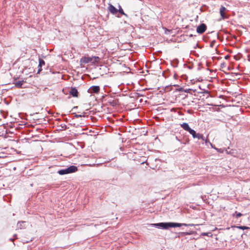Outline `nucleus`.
Wrapping results in <instances>:
<instances>
[{
    "label": "nucleus",
    "mask_w": 250,
    "mask_h": 250,
    "mask_svg": "<svg viewBox=\"0 0 250 250\" xmlns=\"http://www.w3.org/2000/svg\"><path fill=\"white\" fill-rule=\"evenodd\" d=\"M153 226L161 228L163 229H168L169 228L180 227L182 226H193V224H181L178 223H159L152 224Z\"/></svg>",
    "instance_id": "obj_1"
},
{
    "label": "nucleus",
    "mask_w": 250,
    "mask_h": 250,
    "mask_svg": "<svg viewBox=\"0 0 250 250\" xmlns=\"http://www.w3.org/2000/svg\"><path fill=\"white\" fill-rule=\"evenodd\" d=\"M100 60V58L99 57H89V56H84L81 59V62L83 63H87L89 62H91L92 63H95L96 62H98Z\"/></svg>",
    "instance_id": "obj_2"
},
{
    "label": "nucleus",
    "mask_w": 250,
    "mask_h": 250,
    "mask_svg": "<svg viewBox=\"0 0 250 250\" xmlns=\"http://www.w3.org/2000/svg\"><path fill=\"white\" fill-rule=\"evenodd\" d=\"M77 170L78 168L76 166H71L65 169L59 170L58 171V173L60 175H64L70 173L75 172L77 171Z\"/></svg>",
    "instance_id": "obj_3"
},
{
    "label": "nucleus",
    "mask_w": 250,
    "mask_h": 250,
    "mask_svg": "<svg viewBox=\"0 0 250 250\" xmlns=\"http://www.w3.org/2000/svg\"><path fill=\"white\" fill-rule=\"evenodd\" d=\"M207 29V26L204 23H202L199 26L197 27L196 31L199 34H203L204 33Z\"/></svg>",
    "instance_id": "obj_4"
},
{
    "label": "nucleus",
    "mask_w": 250,
    "mask_h": 250,
    "mask_svg": "<svg viewBox=\"0 0 250 250\" xmlns=\"http://www.w3.org/2000/svg\"><path fill=\"white\" fill-rule=\"evenodd\" d=\"M100 88L99 86H91L89 90H88V92L89 93H91V94H93V93H96V94H98L100 92Z\"/></svg>",
    "instance_id": "obj_5"
},
{
    "label": "nucleus",
    "mask_w": 250,
    "mask_h": 250,
    "mask_svg": "<svg viewBox=\"0 0 250 250\" xmlns=\"http://www.w3.org/2000/svg\"><path fill=\"white\" fill-rule=\"evenodd\" d=\"M69 94L73 97H78L79 93L75 87H72L69 91Z\"/></svg>",
    "instance_id": "obj_6"
},
{
    "label": "nucleus",
    "mask_w": 250,
    "mask_h": 250,
    "mask_svg": "<svg viewBox=\"0 0 250 250\" xmlns=\"http://www.w3.org/2000/svg\"><path fill=\"white\" fill-rule=\"evenodd\" d=\"M227 10V9L225 7L223 6H221L220 9V14L221 15V17L223 19H225L226 18L225 16V13Z\"/></svg>",
    "instance_id": "obj_7"
},
{
    "label": "nucleus",
    "mask_w": 250,
    "mask_h": 250,
    "mask_svg": "<svg viewBox=\"0 0 250 250\" xmlns=\"http://www.w3.org/2000/svg\"><path fill=\"white\" fill-rule=\"evenodd\" d=\"M108 10L113 14H115L117 13L118 10L112 4H109L108 7Z\"/></svg>",
    "instance_id": "obj_8"
},
{
    "label": "nucleus",
    "mask_w": 250,
    "mask_h": 250,
    "mask_svg": "<svg viewBox=\"0 0 250 250\" xmlns=\"http://www.w3.org/2000/svg\"><path fill=\"white\" fill-rule=\"evenodd\" d=\"M181 126L184 129H185V130L188 131V132H189L190 131V130L192 129L186 123H184L182 124H181Z\"/></svg>",
    "instance_id": "obj_9"
},
{
    "label": "nucleus",
    "mask_w": 250,
    "mask_h": 250,
    "mask_svg": "<svg viewBox=\"0 0 250 250\" xmlns=\"http://www.w3.org/2000/svg\"><path fill=\"white\" fill-rule=\"evenodd\" d=\"M75 117L78 118V117H86L88 116V114H87V113L85 112H83L80 113L78 112V113H75L74 116Z\"/></svg>",
    "instance_id": "obj_10"
},
{
    "label": "nucleus",
    "mask_w": 250,
    "mask_h": 250,
    "mask_svg": "<svg viewBox=\"0 0 250 250\" xmlns=\"http://www.w3.org/2000/svg\"><path fill=\"white\" fill-rule=\"evenodd\" d=\"M191 135H192V137L194 138H197L198 139H199V136L200 135V134L199 133H196V132H195V131H194V130L193 129H191L190 130V131L189 132Z\"/></svg>",
    "instance_id": "obj_11"
},
{
    "label": "nucleus",
    "mask_w": 250,
    "mask_h": 250,
    "mask_svg": "<svg viewBox=\"0 0 250 250\" xmlns=\"http://www.w3.org/2000/svg\"><path fill=\"white\" fill-rule=\"evenodd\" d=\"M25 222H19L17 224V228L20 229H22L25 228L24 224Z\"/></svg>",
    "instance_id": "obj_12"
},
{
    "label": "nucleus",
    "mask_w": 250,
    "mask_h": 250,
    "mask_svg": "<svg viewBox=\"0 0 250 250\" xmlns=\"http://www.w3.org/2000/svg\"><path fill=\"white\" fill-rule=\"evenodd\" d=\"M243 214L240 212H238L235 211L234 213L232 214V216L234 218H238L239 217H241Z\"/></svg>",
    "instance_id": "obj_13"
},
{
    "label": "nucleus",
    "mask_w": 250,
    "mask_h": 250,
    "mask_svg": "<svg viewBox=\"0 0 250 250\" xmlns=\"http://www.w3.org/2000/svg\"><path fill=\"white\" fill-rule=\"evenodd\" d=\"M11 116H13V118L15 120H19L20 118V113H17L12 115H11Z\"/></svg>",
    "instance_id": "obj_14"
},
{
    "label": "nucleus",
    "mask_w": 250,
    "mask_h": 250,
    "mask_svg": "<svg viewBox=\"0 0 250 250\" xmlns=\"http://www.w3.org/2000/svg\"><path fill=\"white\" fill-rule=\"evenodd\" d=\"M23 81H18L15 83V85L18 87L21 88L23 84Z\"/></svg>",
    "instance_id": "obj_15"
},
{
    "label": "nucleus",
    "mask_w": 250,
    "mask_h": 250,
    "mask_svg": "<svg viewBox=\"0 0 250 250\" xmlns=\"http://www.w3.org/2000/svg\"><path fill=\"white\" fill-rule=\"evenodd\" d=\"M44 64L45 62L42 59H40L38 67H41L42 65H44Z\"/></svg>",
    "instance_id": "obj_16"
},
{
    "label": "nucleus",
    "mask_w": 250,
    "mask_h": 250,
    "mask_svg": "<svg viewBox=\"0 0 250 250\" xmlns=\"http://www.w3.org/2000/svg\"><path fill=\"white\" fill-rule=\"evenodd\" d=\"M118 11H119V13H121L122 15L126 16V15L124 13V12L123 9L122 8V7H121V6H119V10H118Z\"/></svg>",
    "instance_id": "obj_17"
},
{
    "label": "nucleus",
    "mask_w": 250,
    "mask_h": 250,
    "mask_svg": "<svg viewBox=\"0 0 250 250\" xmlns=\"http://www.w3.org/2000/svg\"><path fill=\"white\" fill-rule=\"evenodd\" d=\"M238 228H239L240 229H248L249 228L247 227H245V226H239L238 227Z\"/></svg>",
    "instance_id": "obj_18"
},
{
    "label": "nucleus",
    "mask_w": 250,
    "mask_h": 250,
    "mask_svg": "<svg viewBox=\"0 0 250 250\" xmlns=\"http://www.w3.org/2000/svg\"><path fill=\"white\" fill-rule=\"evenodd\" d=\"M198 139H202L203 141H205L206 139L205 138V137L203 136V135L202 134H200Z\"/></svg>",
    "instance_id": "obj_19"
},
{
    "label": "nucleus",
    "mask_w": 250,
    "mask_h": 250,
    "mask_svg": "<svg viewBox=\"0 0 250 250\" xmlns=\"http://www.w3.org/2000/svg\"><path fill=\"white\" fill-rule=\"evenodd\" d=\"M47 111L48 113L49 114L53 115L54 113V112H53V110H47Z\"/></svg>",
    "instance_id": "obj_20"
},
{
    "label": "nucleus",
    "mask_w": 250,
    "mask_h": 250,
    "mask_svg": "<svg viewBox=\"0 0 250 250\" xmlns=\"http://www.w3.org/2000/svg\"><path fill=\"white\" fill-rule=\"evenodd\" d=\"M210 232H208V233H207V232H203L202 233V235H204V236H205V235H207V236H208L209 234H210Z\"/></svg>",
    "instance_id": "obj_21"
},
{
    "label": "nucleus",
    "mask_w": 250,
    "mask_h": 250,
    "mask_svg": "<svg viewBox=\"0 0 250 250\" xmlns=\"http://www.w3.org/2000/svg\"><path fill=\"white\" fill-rule=\"evenodd\" d=\"M42 71V67H39L37 73L39 74Z\"/></svg>",
    "instance_id": "obj_22"
},
{
    "label": "nucleus",
    "mask_w": 250,
    "mask_h": 250,
    "mask_svg": "<svg viewBox=\"0 0 250 250\" xmlns=\"http://www.w3.org/2000/svg\"><path fill=\"white\" fill-rule=\"evenodd\" d=\"M209 144H210V146H211V147L212 148H214V149H216L217 150H218L217 148H215V147L214 146H213V145L211 143H209Z\"/></svg>",
    "instance_id": "obj_23"
},
{
    "label": "nucleus",
    "mask_w": 250,
    "mask_h": 250,
    "mask_svg": "<svg viewBox=\"0 0 250 250\" xmlns=\"http://www.w3.org/2000/svg\"><path fill=\"white\" fill-rule=\"evenodd\" d=\"M205 143H206V144H207V143H210V142H209V140H208V138H207V139H205Z\"/></svg>",
    "instance_id": "obj_24"
},
{
    "label": "nucleus",
    "mask_w": 250,
    "mask_h": 250,
    "mask_svg": "<svg viewBox=\"0 0 250 250\" xmlns=\"http://www.w3.org/2000/svg\"><path fill=\"white\" fill-rule=\"evenodd\" d=\"M188 113H190V114H191V110H188Z\"/></svg>",
    "instance_id": "obj_25"
},
{
    "label": "nucleus",
    "mask_w": 250,
    "mask_h": 250,
    "mask_svg": "<svg viewBox=\"0 0 250 250\" xmlns=\"http://www.w3.org/2000/svg\"><path fill=\"white\" fill-rule=\"evenodd\" d=\"M213 43H214V42H212L211 43L210 45H211V46H212V45H213Z\"/></svg>",
    "instance_id": "obj_26"
},
{
    "label": "nucleus",
    "mask_w": 250,
    "mask_h": 250,
    "mask_svg": "<svg viewBox=\"0 0 250 250\" xmlns=\"http://www.w3.org/2000/svg\"><path fill=\"white\" fill-rule=\"evenodd\" d=\"M113 103H114V104H116V101H113Z\"/></svg>",
    "instance_id": "obj_27"
},
{
    "label": "nucleus",
    "mask_w": 250,
    "mask_h": 250,
    "mask_svg": "<svg viewBox=\"0 0 250 250\" xmlns=\"http://www.w3.org/2000/svg\"><path fill=\"white\" fill-rule=\"evenodd\" d=\"M171 109L174 110V109H176L175 108H173Z\"/></svg>",
    "instance_id": "obj_28"
}]
</instances>
